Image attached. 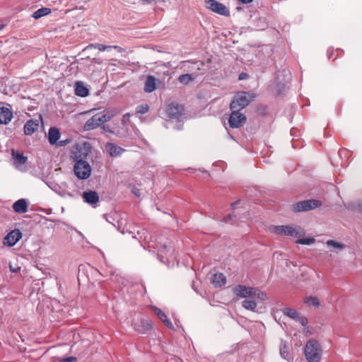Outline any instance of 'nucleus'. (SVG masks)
Listing matches in <instances>:
<instances>
[{"label":"nucleus","instance_id":"obj_1","mask_svg":"<svg viewBox=\"0 0 362 362\" xmlns=\"http://www.w3.org/2000/svg\"><path fill=\"white\" fill-rule=\"evenodd\" d=\"M88 153L82 152L81 148L74 152L71 156L75 162L74 165V172L79 180H86L91 174V167L90 164L85 160Z\"/></svg>","mask_w":362,"mask_h":362},{"label":"nucleus","instance_id":"obj_2","mask_svg":"<svg viewBox=\"0 0 362 362\" xmlns=\"http://www.w3.org/2000/svg\"><path fill=\"white\" fill-rule=\"evenodd\" d=\"M234 294L240 298H256L261 301L268 299L267 295L259 288L244 285H238L233 288Z\"/></svg>","mask_w":362,"mask_h":362},{"label":"nucleus","instance_id":"obj_3","mask_svg":"<svg viewBox=\"0 0 362 362\" xmlns=\"http://www.w3.org/2000/svg\"><path fill=\"white\" fill-rule=\"evenodd\" d=\"M114 114L112 111L104 110L103 112L95 114L91 118L88 119L83 125L85 131H90L95 129L102 125L103 124L110 121L113 117Z\"/></svg>","mask_w":362,"mask_h":362},{"label":"nucleus","instance_id":"obj_4","mask_svg":"<svg viewBox=\"0 0 362 362\" xmlns=\"http://www.w3.org/2000/svg\"><path fill=\"white\" fill-rule=\"evenodd\" d=\"M305 356L308 362H320L322 350L319 342L314 339H310L305 346Z\"/></svg>","mask_w":362,"mask_h":362},{"label":"nucleus","instance_id":"obj_5","mask_svg":"<svg viewBox=\"0 0 362 362\" xmlns=\"http://www.w3.org/2000/svg\"><path fill=\"white\" fill-rule=\"evenodd\" d=\"M269 230L274 233L285 236L300 237L305 234L304 230L298 226H273Z\"/></svg>","mask_w":362,"mask_h":362},{"label":"nucleus","instance_id":"obj_6","mask_svg":"<svg viewBox=\"0 0 362 362\" xmlns=\"http://www.w3.org/2000/svg\"><path fill=\"white\" fill-rule=\"evenodd\" d=\"M252 93L242 92L237 94L233 101L230 103V109H237L241 110L248 105L250 100L253 98Z\"/></svg>","mask_w":362,"mask_h":362},{"label":"nucleus","instance_id":"obj_7","mask_svg":"<svg viewBox=\"0 0 362 362\" xmlns=\"http://www.w3.org/2000/svg\"><path fill=\"white\" fill-rule=\"evenodd\" d=\"M321 206V202L317 199H308L298 202L292 206L293 211L296 212L306 211L315 209Z\"/></svg>","mask_w":362,"mask_h":362},{"label":"nucleus","instance_id":"obj_8","mask_svg":"<svg viewBox=\"0 0 362 362\" xmlns=\"http://www.w3.org/2000/svg\"><path fill=\"white\" fill-rule=\"evenodd\" d=\"M231 114L228 119V124L231 128H239L243 127L246 122V117L241 113L239 110L230 109Z\"/></svg>","mask_w":362,"mask_h":362},{"label":"nucleus","instance_id":"obj_9","mask_svg":"<svg viewBox=\"0 0 362 362\" xmlns=\"http://www.w3.org/2000/svg\"><path fill=\"white\" fill-rule=\"evenodd\" d=\"M206 7L211 11L224 16H229L230 11L228 8L222 3L216 0H206Z\"/></svg>","mask_w":362,"mask_h":362},{"label":"nucleus","instance_id":"obj_10","mask_svg":"<svg viewBox=\"0 0 362 362\" xmlns=\"http://www.w3.org/2000/svg\"><path fill=\"white\" fill-rule=\"evenodd\" d=\"M183 111V107L176 103H171L166 109V114L170 119H178Z\"/></svg>","mask_w":362,"mask_h":362},{"label":"nucleus","instance_id":"obj_11","mask_svg":"<svg viewBox=\"0 0 362 362\" xmlns=\"http://www.w3.org/2000/svg\"><path fill=\"white\" fill-rule=\"evenodd\" d=\"M22 233L18 229L11 230L4 239V244L9 247L13 246L21 238Z\"/></svg>","mask_w":362,"mask_h":362},{"label":"nucleus","instance_id":"obj_12","mask_svg":"<svg viewBox=\"0 0 362 362\" xmlns=\"http://www.w3.org/2000/svg\"><path fill=\"white\" fill-rule=\"evenodd\" d=\"M134 329L140 334H144L152 329V324L149 320L141 319L133 324Z\"/></svg>","mask_w":362,"mask_h":362},{"label":"nucleus","instance_id":"obj_13","mask_svg":"<svg viewBox=\"0 0 362 362\" xmlns=\"http://www.w3.org/2000/svg\"><path fill=\"white\" fill-rule=\"evenodd\" d=\"M39 127V120L29 119L26 122L23 127V132L25 135L30 136L34 134Z\"/></svg>","mask_w":362,"mask_h":362},{"label":"nucleus","instance_id":"obj_14","mask_svg":"<svg viewBox=\"0 0 362 362\" xmlns=\"http://www.w3.org/2000/svg\"><path fill=\"white\" fill-rule=\"evenodd\" d=\"M82 197L86 203L93 206L95 205L99 202V196L95 191L89 190L84 192Z\"/></svg>","mask_w":362,"mask_h":362},{"label":"nucleus","instance_id":"obj_15","mask_svg":"<svg viewBox=\"0 0 362 362\" xmlns=\"http://www.w3.org/2000/svg\"><path fill=\"white\" fill-rule=\"evenodd\" d=\"M13 118V112L8 107H0V124H7Z\"/></svg>","mask_w":362,"mask_h":362},{"label":"nucleus","instance_id":"obj_16","mask_svg":"<svg viewBox=\"0 0 362 362\" xmlns=\"http://www.w3.org/2000/svg\"><path fill=\"white\" fill-rule=\"evenodd\" d=\"M28 204L25 199H21L13 204V209L17 214H25L28 211Z\"/></svg>","mask_w":362,"mask_h":362},{"label":"nucleus","instance_id":"obj_17","mask_svg":"<svg viewBox=\"0 0 362 362\" xmlns=\"http://www.w3.org/2000/svg\"><path fill=\"white\" fill-rule=\"evenodd\" d=\"M105 148L110 155L112 157L119 156L124 151V148L112 143H107L105 145Z\"/></svg>","mask_w":362,"mask_h":362},{"label":"nucleus","instance_id":"obj_18","mask_svg":"<svg viewBox=\"0 0 362 362\" xmlns=\"http://www.w3.org/2000/svg\"><path fill=\"white\" fill-rule=\"evenodd\" d=\"M156 88V78L153 76H148L145 81L144 91L146 93H151L154 91Z\"/></svg>","mask_w":362,"mask_h":362},{"label":"nucleus","instance_id":"obj_19","mask_svg":"<svg viewBox=\"0 0 362 362\" xmlns=\"http://www.w3.org/2000/svg\"><path fill=\"white\" fill-rule=\"evenodd\" d=\"M211 283L216 287H221L226 284V278L223 274L216 273L212 276Z\"/></svg>","mask_w":362,"mask_h":362},{"label":"nucleus","instance_id":"obj_20","mask_svg":"<svg viewBox=\"0 0 362 362\" xmlns=\"http://www.w3.org/2000/svg\"><path fill=\"white\" fill-rule=\"evenodd\" d=\"M60 137L59 130L57 127H50L48 132V140L50 144L53 145L57 143Z\"/></svg>","mask_w":362,"mask_h":362},{"label":"nucleus","instance_id":"obj_21","mask_svg":"<svg viewBox=\"0 0 362 362\" xmlns=\"http://www.w3.org/2000/svg\"><path fill=\"white\" fill-rule=\"evenodd\" d=\"M153 310H154V312H155V314L156 315V316L162 322H163L168 327H169L170 329H172L173 327L172 322L168 319L166 315L160 309L155 307L153 308Z\"/></svg>","mask_w":362,"mask_h":362},{"label":"nucleus","instance_id":"obj_22","mask_svg":"<svg viewBox=\"0 0 362 362\" xmlns=\"http://www.w3.org/2000/svg\"><path fill=\"white\" fill-rule=\"evenodd\" d=\"M158 248L159 250L158 256L160 257L161 258H165L168 256H171V255L173 254L172 247L170 245H167L166 244L160 245V247L158 246Z\"/></svg>","mask_w":362,"mask_h":362},{"label":"nucleus","instance_id":"obj_23","mask_svg":"<svg viewBox=\"0 0 362 362\" xmlns=\"http://www.w3.org/2000/svg\"><path fill=\"white\" fill-rule=\"evenodd\" d=\"M75 93L78 96L86 97L88 95V90L82 82L78 81L76 83Z\"/></svg>","mask_w":362,"mask_h":362},{"label":"nucleus","instance_id":"obj_24","mask_svg":"<svg viewBox=\"0 0 362 362\" xmlns=\"http://www.w3.org/2000/svg\"><path fill=\"white\" fill-rule=\"evenodd\" d=\"M279 351L281 358L287 361L291 360V357L289 352V346L286 344L285 341H281L280 344Z\"/></svg>","mask_w":362,"mask_h":362},{"label":"nucleus","instance_id":"obj_25","mask_svg":"<svg viewBox=\"0 0 362 362\" xmlns=\"http://www.w3.org/2000/svg\"><path fill=\"white\" fill-rule=\"evenodd\" d=\"M338 155L342 160L341 165L346 166L347 165L346 162L351 155V152L348 149L341 148L339 150Z\"/></svg>","mask_w":362,"mask_h":362},{"label":"nucleus","instance_id":"obj_26","mask_svg":"<svg viewBox=\"0 0 362 362\" xmlns=\"http://www.w3.org/2000/svg\"><path fill=\"white\" fill-rule=\"evenodd\" d=\"M95 48V49H98V50L100 51H105L107 49H110V48H114L117 50H118L119 52H122L123 51V49L119 47V46H117V45H115V46H106V45H103L102 44H91L90 45H88L87 47V48Z\"/></svg>","mask_w":362,"mask_h":362},{"label":"nucleus","instance_id":"obj_27","mask_svg":"<svg viewBox=\"0 0 362 362\" xmlns=\"http://www.w3.org/2000/svg\"><path fill=\"white\" fill-rule=\"evenodd\" d=\"M51 8L47 7H42L35 11L33 13L32 17L34 18L35 19H39L43 16L49 15L51 13Z\"/></svg>","mask_w":362,"mask_h":362},{"label":"nucleus","instance_id":"obj_28","mask_svg":"<svg viewBox=\"0 0 362 362\" xmlns=\"http://www.w3.org/2000/svg\"><path fill=\"white\" fill-rule=\"evenodd\" d=\"M12 156L16 162L21 165L25 164L28 160L26 156L18 151L12 150Z\"/></svg>","mask_w":362,"mask_h":362},{"label":"nucleus","instance_id":"obj_29","mask_svg":"<svg viewBox=\"0 0 362 362\" xmlns=\"http://www.w3.org/2000/svg\"><path fill=\"white\" fill-rule=\"evenodd\" d=\"M304 303L308 306L318 308L320 306V300L316 296H308L304 299Z\"/></svg>","mask_w":362,"mask_h":362},{"label":"nucleus","instance_id":"obj_30","mask_svg":"<svg viewBox=\"0 0 362 362\" xmlns=\"http://www.w3.org/2000/svg\"><path fill=\"white\" fill-rule=\"evenodd\" d=\"M242 305L248 310L255 311L257 305L255 300L246 299L243 301Z\"/></svg>","mask_w":362,"mask_h":362},{"label":"nucleus","instance_id":"obj_31","mask_svg":"<svg viewBox=\"0 0 362 362\" xmlns=\"http://www.w3.org/2000/svg\"><path fill=\"white\" fill-rule=\"evenodd\" d=\"M283 313L284 315H286L288 317L293 319L295 320H296V319H297V317H298V315H299V314L296 310L291 308H285L283 310Z\"/></svg>","mask_w":362,"mask_h":362},{"label":"nucleus","instance_id":"obj_32","mask_svg":"<svg viewBox=\"0 0 362 362\" xmlns=\"http://www.w3.org/2000/svg\"><path fill=\"white\" fill-rule=\"evenodd\" d=\"M326 244L328 247H332L334 249H337V250H343L344 248H345V245L344 244L337 243L332 240H327L326 242Z\"/></svg>","mask_w":362,"mask_h":362},{"label":"nucleus","instance_id":"obj_33","mask_svg":"<svg viewBox=\"0 0 362 362\" xmlns=\"http://www.w3.org/2000/svg\"><path fill=\"white\" fill-rule=\"evenodd\" d=\"M192 80V76L189 74H182L178 78V81L183 84H187Z\"/></svg>","mask_w":362,"mask_h":362},{"label":"nucleus","instance_id":"obj_34","mask_svg":"<svg viewBox=\"0 0 362 362\" xmlns=\"http://www.w3.org/2000/svg\"><path fill=\"white\" fill-rule=\"evenodd\" d=\"M315 242V239L314 238H301L296 240V243L301 245H310Z\"/></svg>","mask_w":362,"mask_h":362},{"label":"nucleus","instance_id":"obj_35","mask_svg":"<svg viewBox=\"0 0 362 362\" xmlns=\"http://www.w3.org/2000/svg\"><path fill=\"white\" fill-rule=\"evenodd\" d=\"M149 110V107L147 104H142L139 106H137L136 109V114H145L148 112Z\"/></svg>","mask_w":362,"mask_h":362},{"label":"nucleus","instance_id":"obj_36","mask_svg":"<svg viewBox=\"0 0 362 362\" xmlns=\"http://www.w3.org/2000/svg\"><path fill=\"white\" fill-rule=\"evenodd\" d=\"M296 321L300 323L303 326H306L308 324L307 318L303 316L298 315V317H297V319H296Z\"/></svg>","mask_w":362,"mask_h":362},{"label":"nucleus","instance_id":"obj_37","mask_svg":"<svg viewBox=\"0 0 362 362\" xmlns=\"http://www.w3.org/2000/svg\"><path fill=\"white\" fill-rule=\"evenodd\" d=\"M353 208L359 211H362V199L355 203L353 206Z\"/></svg>","mask_w":362,"mask_h":362},{"label":"nucleus","instance_id":"obj_38","mask_svg":"<svg viewBox=\"0 0 362 362\" xmlns=\"http://www.w3.org/2000/svg\"><path fill=\"white\" fill-rule=\"evenodd\" d=\"M76 361V358L73 356H69L64 358L59 359V362H75Z\"/></svg>","mask_w":362,"mask_h":362},{"label":"nucleus","instance_id":"obj_39","mask_svg":"<svg viewBox=\"0 0 362 362\" xmlns=\"http://www.w3.org/2000/svg\"><path fill=\"white\" fill-rule=\"evenodd\" d=\"M230 219H231V215H230V214H229L226 218H225L223 219V221H224L225 223H228V222L229 221V220H230Z\"/></svg>","mask_w":362,"mask_h":362},{"label":"nucleus","instance_id":"obj_40","mask_svg":"<svg viewBox=\"0 0 362 362\" xmlns=\"http://www.w3.org/2000/svg\"><path fill=\"white\" fill-rule=\"evenodd\" d=\"M246 76H247L246 74L242 73L239 76V79L243 80V79L245 78Z\"/></svg>","mask_w":362,"mask_h":362},{"label":"nucleus","instance_id":"obj_41","mask_svg":"<svg viewBox=\"0 0 362 362\" xmlns=\"http://www.w3.org/2000/svg\"><path fill=\"white\" fill-rule=\"evenodd\" d=\"M238 202H239V201L233 202V203L231 204V207H232L233 209H234V208H235V206L238 204Z\"/></svg>","mask_w":362,"mask_h":362},{"label":"nucleus","instance_id":"obj_42","mask_svg":"<svg viewBox=\"0 0 362 362\" xmlns=\"http://www.w3.org/2000/svg\"><path fill=\"white\" fill-rule=\"evenodd\" d=\"M10 269H11V272H16L19 269V268H18V269H14V268H12V267H11V266H10Z\"/></svg>","mask_w":362,"mask_h":362},{"label":"nucleus","instance_id":"obj_43","mask_svg":"<svg viewBox=\"0 0 362 362\" xmlns=\"http://www.w3.org/2000/svg\"><path fill=\"white\" fill-rule=\"evenodd\" d=\"M5 27V24H0V30H3Z\"/></svg>","mask_w":362,"mask_h":362},{"label":"nucleus","instance_id":"obj_44","mask_svg":"<svg viewBox=\"0 0 362 362\" xmlns=\"http://www.w3.org/2000/svg\"><path fill=\"white\" fill-rule=\"evenodd\" d=\"M126 116H127V115H124V116H123V120H124H124H127V118H125V117H126Z\"/></svg>","mask_w":362,"mask_h":362},{"label":"nucleus","instance_id":"obj_45","mask_svg":"<svg viewBox=\"0 0 362 362\" xmlns=\"http://www.w3.org/2000/svg\"><path fill=\"white\" fill-rule=\"evenodd\" d=\"M126 116H127V115H124V116H123V120H124H124H127V118H125V117H126Z\"/></svg>","mask_w":362,"mask_h":362}]
</instances>
